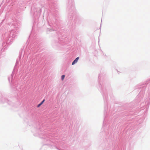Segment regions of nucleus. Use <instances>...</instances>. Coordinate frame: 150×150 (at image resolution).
<instances>
[{
	"mask_svg": "<svg viewBox=\"0 0 150 150\" xmlns=\"http://www.w3.org/2000/svg\"><path fill=\"white\" fill-rule=\"evenodd\" d=\"M45 100V99H44L42 102H41L39 104L38 106H37V107H40L43 103H44V102Z\"/></svg>",
	"mask_w": 150,
	"mask_h": 150,
	"instance_id": "2",
	"label": "nucleus"
},
{
	"mask_svg": "<svg viewBox=\"0 0 150 150\" xmlns=\"http://www.w3.org/2000/svg\"><path fill=\"white\" fill-rule=\"evenodd\" d=\"M65 77V76L64 75H62L61 76V79L63 81L64 79V77Z\"/></svg>",
	"mask_w": 150,
	"mask_h": 150,
	"instance_id": "3",
	"label": "nucleus"
},
{
	"mask_svg": "<svg viewBox=\"0 0 150 150\" xmlns=\"http://www.w3.org/2000/svg\"><path fill=\"white\" fill-rule=\"evenodd\" d=\"M79 59V57H77L73 62L72 63V65H74L75 63H76L77 62Z\"/></svg>",
	"mask_w": 150,
	"mask_h": 150,
	"instance_id": "1",
	"label": "nucleus"
}]
</instances>
